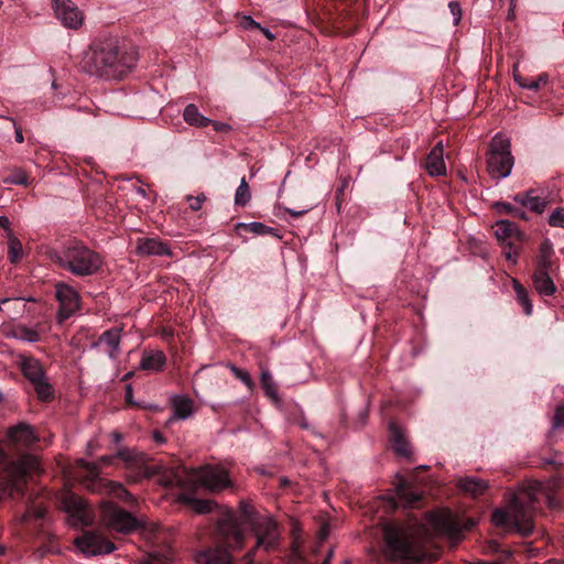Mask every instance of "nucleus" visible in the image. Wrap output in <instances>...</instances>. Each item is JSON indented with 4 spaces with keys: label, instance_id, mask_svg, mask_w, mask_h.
Masks as SVG:
<instances>
[{
    "label": "nucleus",
    "instance_id": "7c9ffc66",
    "mask_svg": "<svg viewBox=\"0 0 564 564\" xmlns=\"http://www.w3.org/2000/svg\"><path fill=\"white\" fill-rule=\"evenodd\" d=\"M183 118L186 123L189 126L198 127V128H205L209 126L213 121L208 119L207 117L203 116L197 106L194 104H188L184 111H183Z\"/></svg>",
    "mask_w": 564,
    "mask_h": 564
},
{
    "label": "nucleus",
    "instance_id": "dca6fc26",
    "mask_svg": "<svg viewBox=\"0 0 564 564\" xmlns=\"http://www.w3.org/2000/svg\"><path fill=\"white\" fill-rule=\"evenodd\" d=\"M121 332L122 328L120 327L107 329L96 341L91 343L90 348L97 349L104 345L106 347L105 351L109 358L116 359L120 352Z\"/></svg>",
    "mask_w": 564,
    "mask_h": 564
},
{
    "label": "nucleus",
    "instance_id": "ea45409f",
    "mask_svg": "<svg viewBox=\"0 0 564 564\" xmlns=\"http://www.w3.org/2000/svg\"><path fill=\"white\" fill-rule=\"evenodd\" d=\"M109 491L110 494L124 501V502H131L134 500L132 494H130L121 484L119 482H110L109 484Z\"/></svg>",
    "mask_w": 564,
    "mask_h": 564
},
{
    "label": "nucleus",
    "instance_id": "7ed1b4c3",
    "mask_svg": "<svg viewBox=\"0 0 564 564\" xmlns=\"http://www.w3.org/2000/svg\"><path fill=\"white\" fill-rule=\"evenodd\" d=\"M46 256L54 264L77 278L98 273L104 263L98 252L77 239L68 240L59 249H48Z\"/></svg>",
    "mask_w": 564,
    "mask_h": 564
},
{
    "label": "nucleus",
    "instance_id": "412c9836",
    "mask_svg": "<svg viewBox=\"0 0 564 564\" xmlns=\"http://www.w3.org/2000/svg\"><path fill=\"white\" fill-rule=\"evenodd\" d=\"M425 169L431 176H441L446 173L444 149L442 142H438L429 153Z\"/></svg>",
    "mask_w": 564,
    "mask_h": 564
},
{
    "label": "nucleus",
    "instance_id": "603ef678",
    "mask_svg": "<svg viewBox=\"0 0 564 564\" xmlns=\"http://www.w3.org/2000/svg\"><path fill=\"white\" fill-rule=\"evenodd\" d=\"M0 119L6 121V122L12 123V126L14 128V139H15V141L18 143H23L24 142V137H23L22 128L17 124L15 120L13 118H10V117H0Z\"/></svg>",
    "mask_w": 564,
    "mask_h": 564
},
{
    "label": "nucleus",
    "instance_id": "cd10ccee",
    "mask_svg": "<svg viewBox=\"0 0 564 564\" xmlns=\"http://www.w3.org/2000/svg\"><path fill=\"white\" fill-rule=\"evenodd\" d=\"M458 487L473 497H479L487 490L488 482L474 476H467L458 480Z\"/></svg>",
    "mask_w": 564,
    "mask_h": 564
},
{
    "label": "nucleus",
    "instance_id": "f03ea898",
    "mask_svg": "<svg viewBox=\"0 0 564 564\" xmlns=\"http://www.w3.org/2000/svg\"><path fill=\"white\" fill-rule=\"evenodd\" d=\"M381 554L384 564H429L436 560L411 528L397 523L383 527Z\"/></svg>",
    "mask_w": 564,
    "mask_h": 564
},
{
    "label": "nucleus",
    "instance_id": "ddd939ff",
    "mask_svg": "<svg viewBox=\"0 0 564 564\" xmlns=\"http://www.w3.org/2000/svg\"><path fill=\"white\" fill-rule=\"evenodd\" d=\"M55 296L59 302L58 321L63 322L69 318L79 308L78 292L65 282L55 284Z\"/></svg>",
    "mask_w": 564,
    "mask_h": 564
},
{
    "label": "nucleus",
    "instance_id": "8fccbe9b",
    "mask_svg": "<svg viewBox=\"0 0 564 564\" xmlns=\"http://www.w3.org/2000/svg\"><path fill=\"white\" fill-rule=\"evenodd\" d=\"M186 199L189 202V208L197 212L202 208L203 203L206 200V196L204 194L198 196L187 195Z\"/></svg>",
    "mask_w": 564,
    "mask_h": 564
},
{
    "label": "nucleus",
    "instance_id": "6ab92c4d",
    "mask_svg": "<svg viewBox=\"0 0 564 564\" xmlns=\"http://www.w3.org/2000/svg\"><path fill=\"white\" fill-rule=\"evenodd\" d=\"M495 236L502 243H507L508 241L521 242L524 240V234L514 223L507 219H501L496 223Z\"/></svg>",
    "mask_w": 564,
    "mask_h": 564
},
{
    "label": "nucleus",
    "instance_id": "49530a36",
    "mask_svg": "<svg viewBox=\"0 0 564 564\" xmlns=\"http://www.w3.org/2000/svg\"><path fill=\"white\" fill-rule=\"evenodd\" d=\"M19 338L29 343H36L40 340V334L31 328L28 327H20L19 328Z\"/></svg>",
    "mask_w": 564,
    "mask_h": 564
},
{
    "label": "nucleus",
    "instance_id": "37998d69",
    "mask_svg": "<svg viewBox=\"0 0 564 564\" xmlns=\"http://www.w3.org/2000/svg\"><path fill=\"white\" fill-rule=\"evenodd\" d=\"M7 184L26 185L28 176L22 170H15L3 180Z\"/></svg>",
    "mask_w": 564,
    "mask_h": 564
},
{
    "label": "nucleus",
    "instance_id": "4468645a",
    "mask_svg": "<svg viewBox=\"0 0 564 564\" xmlns=\"http://www.w3.org/2000/svg\"><path fill=\"white\" fill-rule=\"evenodd\" d=\"M52 9L65 28L76 30L82 26L84 14L72 0H53Z\"/></svg>",
    "mask_w": 564,
    "mask_h": 564
},
{
    "label": "nucleus",
    "instance_id": "4c0bfd02",
    "mask_svg": "<svg viewBox=\"0 0 564 564\" xmlns=\"http://www.w3.org/2000/svg\"><path fill=\"white\" fill-rule=\"evenodd\" d=\"M495 208L499 213L511 215L513 217H517V218H520V219H524V220L528 219L527 213L522 208L517 207V206L512 205L511 203H508V202H497L495 204Z\"/></svg>",
    "mask_w": 564,
    "mask_h": 564
},
{
    "label": "nucleus",
    "instance_id": "0e129e2a",
    "mask_svg": "<svg viewBox=\"0 0 564 564\" xmlns=\"http://www.w3.org/2000/svg\"><path fill=\"white\" fill-rule=\"evenodd\" d=\"M153 438L158 444H163L165 442L164 436L158 431L154 432Z\"/></svg>",
    "mask_w": 564,
    "mask_h": 564
},
{
    "label": "nucleus",
    "instance_id": "bf43d9fd",
    "mask_svg": "<svg viewBox=\"0 0 564 564\" xmlns=\"http://www.w3.org/2000/svg\"><path fill=\"white\" fill-rule=\"evenodd\" d=\"M10 219L7 216H0V227L6 229L8 232L10 229Z\"/></svg>",
    "mask_w": 564,
    "mask_h": 564
},
{
    "label": "nucleus",
    "instance_id": "69168bd1",
    "mask_svg": "<svg viewBox=\"0 0 564 564\" xmlns=\"http://www.w3.org/2000/svg\"><path fill=\"white\" fill-rule=\"evenodd\" d=\"M117 458L116 454L113 455H105L102 456L100 459L101 462H104L105 464H112V462Z\"/></svg>",
    "mask_w": 564,
    "mask_h": 564
},
{
    "label": "nucleus",
    "instance_id": "aec40b11",
    "mask_svg": "<svg viewBox=\"0 0 564 564\" xmlns=\"http://www.w3.org/2000/svg\"><path fill=\"white\" fill-rule=\"evenodd\" d=\"M535 189L530 188L523 193L516 194L512 199L521 206L529 208L533 213L542 214L547 206V200L535 195Z\"/></svg>",
    "mask_w": 564,
    "mask_h": 564
},
{
    "label": "nucleus",
    "instance_id": "4d7b16f0",
    "mask_svg": "<svg viewBox=\"0 0 564 564\" xmlns=\"http://www.w3.org/2000/svg\"><path fill=\"white\" fill-rule=\"evenodd\" d=\"M310 209H311V207H306V208H303V209H300V210H296V209H293V208H285V212L288 214H290L291 216H293V217H301L304 214H306Z\"/></svg>",
    "mask_w": 564,
    "mask_h": 564
},
{
    "label": "nucleus",
    "instance_id": "3c124183",
    "mask_svg": "<svg viewBox=\"0 0 564 564\" xmlns=\"http://www.w3.org/2000/svg\"><path fill=\"white\" fill-rule=\"evenodd\" d=\"M448 9L454 19V25H458L462 20V8L458 1H451L448 3Z\"/></svg>",
    "mask_w": 564,
    "mask_h": 564
},
{
    "label": "nucleus",
    "instance_id": "473e14b6",
    "mask_svg": "<svg viewBox=\"0 0 564 564\" xmlns=\"http://www.w3.org/2000/svg\"><path fill=\"white\" fill-rule=\"evenodd\" d=\"M395 491L398 497L405 502L406 506H413L415 502L420 501L421 497L417 492H415L411 485L406 479L400 478L398 484L395 485Z\"/></svg>",
    "mask_w": 564,
    "mask_h": 564
},
{
    "label": "nucleus",
    "instance_id": "e2e57ef3",
    "mask_svg": "<svg viewBox=\"0 0 564 564\" xmlns=\"http://www.w3.org/2000/svg\"><path fill=\"white\" fill-rule=\"evenodd\" d=\"M259 30H261V31H262V33L264 34V36H265L268 40H273V39L275 37V36H274V34H273L269 29H267V28H262V26L260 25Z\"/></svg>",
    "mask_w": 564,
    "mask_h": 564
},
{
    "label": "nucleus",
    "instance_id": "2f4dec72",
    "mask_svg": "<svg viewBox=\"0 0 564 564\" xmlns=\"http://www.w3.org/2000/svg\"><path fill=\"white\" fill-rule=\"evenodd\" d=\"M174 415L172 419L186 420L193 413V401L189 398L175 395L172 400Z\"/></svg>",
    "mask_w": 564,
    "mask_h": 564
},
{
    "label": "nucleus",
    "instance_id": "864d4df0",
    "mask_svg": "<svg viewBox=\"0 0 564 564\" xmlns=\"http://www.w3.org/2000/svg\"><path fill=\"white\" fill-rule=\"evenodd\" d=\"M564 426V403L558 405L553 416V429Z\"/></svg>",
    "mask_w": 564,
    "mask_h": 564
},
{
    "label": "nucleus",
    "instance_id": "c756f323",
    "mask_svg": "<svg viewBox=\"0 0 564 564\" xmlns=\"http://www.w3.org/2000/svg\"><path fill=\"white\" fill-rule=\"evenodd\" d=\"M178 500L191 506L197 513L206 514L214 510L216 503L213 500L199 499L191 494H181Z\"/></svg>",
    "mask_w": 564,
    "mask_h": 564
},
{
    "label": "nucleus",
    "instance_id": "e433bc0d",
    "mask_svg": "<svg viewBox=\"0 0 564 564\" xmlns=\"http://www.w3.org/2000/svg\"><path fill=\"white\" fill-rule=\"evenodd\" d=\"M513 78L521 87L530 90H538L541 85H545L547 83V75H540L536 79H527L519 74H514Z\"/></svg>",
    "mask_w": 564,
    "mask_h": 564
},
{
    "label": "nucleus",
    "instance_id": "6e6552de",
    "mask_svg": "<svg viewBox=\"0 0 564 564\" xmlns=\"http://www.w3.org/2000/svg\"><path fill=\"white\" fill-rule=\"evenodd\" d=\"M100 517L107 528L122 534H129L142 525L131 512L110 501L101 503Z\"/></svg>",
    "mask_w": 564,
    "mask_h": 564
},
{
    "label": "nucleus",
    "instance_id": "c85d7f7f",
    "mask_svg": "<svg viewBox=\"0 0 564 564\" xmlns=\"http://www.w3.org/2000/svg\"><path fill=\"white\" fill-rule=\"evenodd\" d=\"M553 245L549 239H545L539 248V256L535 260L534 271H551L552 270V256Z\"/></svg>",
    "mask_w": 564,
    "mask_h": 564
},
{
    "label": "nucleus",
    "instance_id": "6e6d98bb",
    "mask_svg": "<svg viewBox=\"0 0 564 564\" xmlns=\"http://www.w3.org/2000/svg\"><path fill=\"white\" fill-rule=\"evenodd\" d=\"M241 26L246 30H253V29H259L260 28V23H258L257 21H254L251 17L249 15H245L242 19H241V22H240Z\"/></svg>",
    "mask_w": 564,
    "mask_h": 564
},
{
    "label": "nucleus",
    "instance_id": "72a5a7b5",
    "mask_svg": "<svg viewBox=\"0 0 564 564\" xmlns=\"http://www.w3.org/2000/svg\"><path fill=\"white\" fill-rule=\"evenodd\" d=\"M512 286L518 303L522 306L524 314L530 316L533 312V305L529 297L528 290L516 279H512Z\"/></svg>",
    "mask_w": 564,
    "mask_h": 564
},
{
    "label": "nucleus",
    "instance_id": "09e8293b",
    "mask_svg": "<svg viewBox=\"0 0 564 564\" xmlns=\"http://www.w3.org/2000/svg\"><path fill=\"white\" fill-rule=\"evenodd\" d=\"M444 530L449 535V538L452 540H456V541L460 540L462 531L455 522H453L451 520H446L444 522Z\"/></svg>",
    "mask_w": 564,
    "mask_h": 564
},
{
    "label": "nucleus",
    "instance_id": "a878e982",
    "mask_svg": "<svg viewBox=\"0 0 564 564\" xmlns=\"http://www.w3.org/2000/svg\"><path fill=\"white\" fill-rule=\"evenodd\" d=\"M166 364V357L162 350L144 351L140 360V368L147 371L159 372Z\"/></svg>",
    "mask_w": 564,
    "mask_h": 564
},
{
    "label": "nucleus",
    "instance_id": "39448f33",
    "mask_svg": "<svg viewBox=\"0 0 564 564\" xmlns=\"http://www.w3.org/2000/svg\"><path fill=\"white\" fill-rule=\"evenodd\" d=\"M239 511V518L234 512H229L220 519L217 524L218 532L227 541H231V545L236 547H240L243 542V530L241 525L246 524L252 529L264 517L261 516L252 505L246 501L240 502Z\"/></svg>",
    "mask_w": 564,
    "mask_h": 564
},
{
    "label": "nucleus",
    "instance_id": "79ce46f5",
    "mask_svg": "<svg viewBox=\"0 0 564 564\" xmlns=\"http://www.w3.org/2000/svg\"><path fill=\"white\" fill-rule=\"evenodd\" d=\"M171 557L159 552L151 553L139 560L138 564H170Z\"/></svg>",
    "mask_w": 564,
    "mask_h": 564
},
{
    "label": "nucleus",
    "instance_id": "338daca9",
    "mask_svg": "<svg viewBox=\"0 0 564 564\" xmlns=\"http://www.w3.org/2000/svg\"><path fill=\"white\" fill-rule=\"evenodd\" d=\"M216 131H224L229 128L228 124L221 122H213Z\"/></svg>",
    "mask_w": 564,
    "mask_h": 564
},
{
    "label": "nucleus",
    "instance_id": "c03bdc74",
    "mask_svg": "<svg viewBox=\"0 0 564 564\" xmlns=\"http://www.w3.org/2000/svg\"><path fill=\"white\" fill-rule=\"evenodd\" d=\"M116 456H117V458H119L126 463L132 464V463L139 462V453H137L135 451L128 448V447L118 449L116 452Z\"/></svg>",
    "mask_w": 564,
    "mask_h": 564
},
{
    "label": "nucleus",
    "instance_id": "680f3d73",
    "mask_svg": "<svg viewBox=\"0 0 564 564\" xmlns=\"http://www.w3.org/2000/svg\"><path fill=\"white\" fill-rule=\"evenodd\" d=\"M514 8H516V2H511L510 1V7H509V10H508V14H507V19L508 20H513L514 19V17H516Z\"/></svg>",
    "mask_w": 564,
    "mask_h": 564
},
{
    "label": "nucleus",
    "instance_id": "a19ab883",
    "mask_svg": "<svg viewBox=\"0 0 564 564\" xmlns=\"http://www.w3.org/2000/svg\"><path fill=\"white\" fill-rule=\"evenodd\" d=\"M228 368L234 373V376L237 379L241 380L249 390H252L254 388V381L252 380L248 371L237 367L234 364H228Z\"/></svg>",
    "mask_w": 564,
    "mask_h": 564
},
{
    "label": "nucleus",
    "instance_id": "a211bd4d",
    "mask_svg": "<svg viewBox=\"0 0 564 564\" xmlns=\"http://www.w3.org/2000/svg\"><path fill=\"white\" fill-rule=\"evenodd\" d=\"M63 505L65 511L73 518L79 520L84 524H88L89 514L84 499L74 494H67L63 498Z\"/></svg>",
    "mask_w": 564,
    "mask_h": 564
},
{
    "label": "nucleus",
    "instance_id": "4be33fe9",
    "mask_svg": "<svg viewBox=\"0 0 564 564\" xmlns=\"http://www.w3.org/2000/svg\"><path fill=\"white\" fill-rule=\"evenodd\" d=\"M197 562L200 564H232V557L224 546H216L198 553Z\"/></svg>",
    "mask_w": 564,
    "mask_h": 564
},
{
    "label": "nucleus",
    "instance_id": "5fc2aeb1",
    "mask_svg": "<svg viewBox=\"0 0 564 564\" xmlns=\"http://www.w3.org/2000/svg\"><path fill=\"white\" fill-rule=\"evenodd\" d=\"M46 516V508L43 506H33L28 510V517H33L36 520H42Z\"/></svg>",
    "mask_w": 564,
    "mask_h": 564
},
{
    "label": "nucleus",
    "instance_id": "20e7f679",
    "mask_svg": "<svg viewBox=\"0 0 564 564\" xmlns=\"http://www.w3.org/2000/svg\"><path fill=\"white\" fill-rule=\"evenodd\" d=\"M0 502L15 496L23 497L28 477L39 466L36 457L23 453L17 459H9L0 447Z\"/></svg>",
    "mask_w": 564,
    "mask_h": 564
},
{
    "label": "nucleus",
    "instance_id": "5701e85b",
    "mask_svg": "<svg viewBox=\"0 0 564 564\" xmlns=\"http://www.w3.org/2000/svg\"><path fill=\"white\" fill-rule=\"evenodd\" d=\"M137 252L140 256H169L171 254L167 245L155 238H139Z\"/></svg>",
    "mask_w": 564,
    "mask_h": 564
},
{
    "label": "nucleus",
    "instance_id": "0eeeda50",
    "mask_svg": "<svg viewBox=\"0 0 564 564\" xmlns=\"http://www.w3.org/2000/svg\"><path fill=\"white\" fill-rule=\"evenodd\" d=\"M491 522L498 528L513 529L521 536H529L533 532V519L523 506L514 500L511 511L496 509L491 514Z\"/></svg>",
    "mask_w": 564,
    "mask_h": 564
},
{
    "label": "nucleus",
    "instance_id": "58836bf2",
    "mask_svg": "<svg viewBox=\"0 0 564 564\" xmlns=\"http://www.w3.org/2000/svg\"><path fill=\"white\" fill-rule=\"evenodd\" d=\"M251 199V193L249 185L243 176L240 181L238 188L235 194V204L237 206H246Z\"/></svg>",
    "mask_w": 564,
    "mask_h": 564
},
{
    "label": "nucleus",
    "instance_id": "2eb2a0df",
    "mask_svg": "<svg viewBox=\"0 0 564 564\" xmlns=\"http://www.w3.org/2000/svg\"><path fill=\"white\" fill-rule=\"evenodd\" d=\"M8 440L17 448H26L37 441L34 429L24 422H21L8 430Z\"/></svg>",
    "mask_w": 564,
    "mask_h": 564
},
{
    "label": "nucleus",
    "instance_id": "393cba45",
    "mask_svg": "<svg viewBox=\"0 0 564 564\" xmlns=\"http://www.w3.org/2000/svg\"><path fill=\"white\" fill-rule=\"evenodd\" d=\"M551 271H534L532 281L534 289L542 296H552L556 293V285L551 278Z\"/></svg>",
    "mask_w": 564,
    "mask_h": 564
},
{
    "label": "nucleus",
    "instance_id": "f704fd0d",
    "mask_svg": "<svg viewBox=\"0 0 564 564\" xmlns=\"http://www.w3.org/2000/svg\"><path fill=\"white\" fill-rule=\"evenodd\" d=\"M260 382L262 386V389L264 390V394L271 399L274 403H279L280 397L278 394V389L275 387V383L273 381L272 375L269 370H262L260 376Z\"/></svg>",
    "mask_w": 564,
    "mask_h": 564
},
{
    "label": "nucleus",
    "instance_id": "9b49d317",
    "mask_svg": "<svg viewBox=\"0 0 564 564\" xmlns=\"http://www.w3.org/2000/svg\"><path fill=\"white\" fill-rule=\"evenodd\" d=\"M251 531L257 538L254 546L247 553L246 557L248 560V564L253 563V554L263 549L264 551H271L278 547L280 541V531L276 522L264 516L252 529Z\"/></svg>",
    "mask_w": 564,
    "mask_h": 564
},
{
    "label": "nucleus",
    "instance_id": "c9c22d12",
    "mask_svg": "<svg viewBox=\"0 0 564 564\" xmlns=\"http://www.w3.org/2000/svg\"><path fill=\"white\" fill-rule=\"evenodd\" d=\"M8 258L11 263H18L23 256V248L21 241L12 235V231L9 230V241H8Z\"/></svg>",
    "mask_w": 564,
    "mask_h": 564
},
{
    "label": "nucleus",
    "instance_id": "9d476101",
    "mask_svg": "<svg viewBox=\"0 0 564 564\" xmlns=\"http://www.w3.org/2000/svg\"><path fill=\"white\" fill-rule=\"evenodd\" d=\"M200 486L210 491H220L231 486L226 469L214 465H204L191 469V488Z\"/></svg>",
    "mask_w": 564,
    "mask_h": 564
},
{
    "label": "nucleus",
    "instance_id": "f257e3e1",
    "mask_svg": "<svg viewBox=\"0 0 564 564\" xmlns=\"http://www.w3.org/2000/svg\"><path fill=\"white\" fill-rule=\"evenodd\" d=\"M138 54L127 48L119 39H95L80 61L83 72L106 80L122 79L137 65Z\"/></svg>",
    "mask_w": 564,
    "mask_h": 564
},
{
    "label": "nucleus",
    "instance_id": "774afa93",
    "mask_svg": "<svg viewBox=\"0 0 564 564\" xmlns=\"http://www.w3.org/2000/svg\"><path fill=\"white\" fill-rule=\"evenodd\" d=\"M299 425L304 429V430H308L310 429V424L307 422V420L305 417H302L300 421H299Z\"/></svg>",
    "mask_w": 564,
    "mask_h": 564
},
{
    "label": "nucleus",
    "instance_id": "1a4fd4ad",
    "mask_svg": "<svg viewBox=\"0 0 564 564\" xmlns=\"http://www.w3.org/2000/svg\"><path fill=\"white\" fill-rule=\"evenodd\" d=\"M21 371L32 384L36 397L42 402H50L54 398V388L48 382L42 364L33 358L26 357L21 361Z\"/></svg>",
    "mask_w": 564,
    "mask_h": 564
},
{
    "label": "nucleus",
    "instance_id": "13d9d810",
    "mask_svg": "<svg viewBox=\"0 0 564 564\" xmlns=\"http://www.w3.org/2000/svg\"><path fill=\"white\" fill-rule=\"evenodd\" d=\"M328 534H329L328 525H326V524L322 525V528L318 531V539H319V541L323 542L324 540H326Z\"/></svg>",
    "mask_w": 564,
    "mask_h": 564
},
{
    "label": "nucleus",
    "instance_id": "a18cd8bd",
    "mask_svg": "<svg viewBox=\"0 0 564 564\" xmlns=\"http://www.w3.org/2000/svg\"><path fill=\"white\" fill-rule=\"evenodd\" d=\"M547 223L551 227L564 228V208L554 209L549 216Z\"/></svg>",
    "mask_w": 564,
    "mask_h": 564
},
{
    "label": "nucleus",
    "instance_id": "423d86ee",
    "mask_svg": "<svg viewBox=\"0 0 564 564\" xmlns=\"http://www.w3.org/2000/svg\"><path fill=\"white\" fill-rule=\"evenodd\" d=\"M510 148V140L501 133L492 138L487 153V169L492 177L505 178L510 175L514 163Z\"/></svg>",
    "mask_w": 564,
    "mask_h": 564
},
{
    "label": "nucleus",
    "instance_id": "f3484780",
    "mask_svg": "<svg viewBox=\"0 0 564 564\" xmlns=\"http://www.w3.org/2000/svg\"><path fill=\"white\" fill-rule=\"evenodd\" d=\"M160 482L164 487L191 488V469L177 467L166 470L160 477Z\"/></svg>",
    "mask_w": 564,
    "mask_h": 564
},
{
    "label": "nucleus",
    "instance_id": "f8f14e48",
    "mask_svg": "<svg viewBox=\"0 0 564 564\" xmlns=\"http://www.w3.org/2000/svg\"><path fill=\"white\" fill-rule=\"evenodd\" d=\"M74 544L85 556L110 554L116 550V545L110 540L93 531L84 532L75 539Z\"/></svg>",
    "mask_w": 564,
    "mask_h": 564
},
{
    "label": "nucleus",
    "instance_id": "b1692460",
    "mask_svg": "<svg viewBox=\"0 0 564 564\" xmlns=\"http://www.w3.org/2000/svg\"><path fill=\"white\" fill-rule=\"evenodd\" d=\"M389 436L392 447L399 456L409 457L411 455V446L395 422L389 423Z\"/></svg>",
    "mask_w": 564,
    "mask_h": 564
},
{
    "label": "nucleus",
    "instance_id": "bb28decb",
    "mask_svg": "<svg viewBox=\"0 0 564 564\" xmlns=\"http://www.w3.org/2000/svg\"><path fill=\"white\" fill-rule=\"evenodd\" d=\"M236 231L239 232L241 229L249 231L257 236H265L270 235L278 239H281L282 236L280 234V230L273 227H269L260 221H252V223H238L236 226Z\"/></svg>",
    "mask_w": 564,
    "mask_h": 564
},
{
    "label": "nucleus",
    "instance_id": "de8ad7c7",
    "mask_svg": "<svg viewBox=\"0 0 564 564\" xmlns=\"http://www.w3.org/2000/svg\"><path fill=\"white\" fill-rule=\"evenodd\" d=\"M514 242L516 241H508L505 245V250H503L505 258L508 261H511L512 263L517 262V258L519 254V247Z\"/></svg>",
    "mask_w": 564,
    "mask_h": 564
},
{
    "label": "nucleus",
    "instance_id": "052dcab7",
    "mask_svg": "<svg viewBox=\"0 0 564 564\" xmlns=\"http://www.w3.org/2000/svg\"><path fill=\"white\" fill-rule=\"evenodd\" d=\"M132 392H133L132 386L131 384H127V387H126V400L129 403L133 402L132 401Z\"/></svg>",
    "mask_w": 564,
    "mask_h": 564
}]
</instances>
